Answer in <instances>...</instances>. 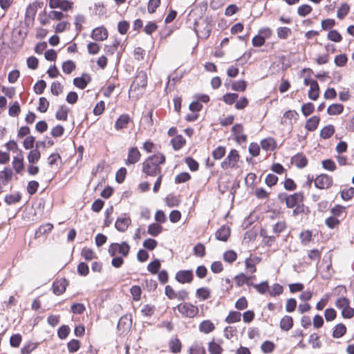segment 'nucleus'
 Here are the masks:
<instances>
[{
    "label": "nucleus",
    "mask_w": 354,
    "mask_h": 354,
    "mask_svg": "<svg viewBox=\"0 0 354 354\" xmlns=\"http://www.w3.org/2000/svg\"><path fill=\"white\" fill-rule=\"evenodd\" d=\"M165 161V157L162 153H157L149 157L142 163V171L149 176H154L161 173L160 165Z\"/></svg>",
    "instance_id": "f257e3e1"
},
{
    "label": "nucleus",
    "mask_w": 354,
    "mask_h": 354,
    "mask_svg": "<svg viewBox=\"0 0 354 354\" xmlns=\"http://www.w3.org/2000/svg\"><path fill=\"white\" fill-rule=\"evenodd\" d=\"M130 246L127 242L121 243H113L109 245L108 252L111 256L127 257L129 254Z\"/></svg>",
    "instance_id": "f03ea898"
},
{
    "label": "nucleus",
    "mask_w": 354,
    "mask_h": 354,
    "mask_svg": "<svg viewBox=\"0 0 354 354\" xmlns=\"http://www.w3.org/2000/svg\"><path fill=\"white\" fill-rule=\"evenodd\" d=\"M177 308L180 315L184 317L193 318L198 313V308L192 304L184 302L178 304Z\"/></svg>",
    "instance_id": "7ed1b4c3"
},
{
    "label": "nucleus",
    "mask_w": 354,
    "mask_h": 354,
    "mask_svg": "<svg viewBox=\"0 0 354 354\" xmlns=\"http://www.w3.org/2000/svg\"><path fill=\"white\" fill-rule=\"evenodd\" d=\"M239 160V155L236 150L232 149L230 151L227 157L221 163V167L223 169L234 168L236 167Z\"/></svg>",
    "instance_id": "20e7f679"
},
{
    "label": "nucleus",
    "mask_w": 354,
    "mask_h": 354,
    "mask_svg": "<svg viewBox=\"0 0 354 354\" xmlns=\"http://www.w3.org/2000/svg\"><path fill=\"white\" fill-rule=\"evenodd\" d=\"M147 84V75L145 71H140L136 76L134 81L130 87V91H133L140 88L143 89Z\"/></svg>",
    "instance_id": "39448f33"
},
{
    "label": "nucleus",
    "mask_w": 354,
    "mask_h": 354,
    "mask_svg": "<svg viewBox=\"0 0 354 354\" xmlns=\"http://www.w3.org/2000/svg\"><path fill=\"white\" fill-rule=\"evenodd\" d=\"M314 183L318 189H328L333 185V178L327 174H321L315 179Z\"/></svg>",
    "instance_id": "423d86ee"
},
{
    "label": "nucleus",
    "mask_w": 354,
    "mask_h": 354,
    "mask_svg": "<svg viewBox=\"0 0 354 354\" xmlns=\"http://www.w3.org/2000/svg\"><path fill=\"white\" fill-rule=\"evenodd\" d=\"M140 153L137 147H131L129 149L127 158L125 160L126 165H134L140 160Z\"/></svg>",
    "instance_id": "0eeeda50"
},
{
    "label": "nucleus",
    "mask_w": 354,
    "mask_h": 354,
    "mask_svg": "<svg viewBox=\"0 0 354 354\" xmlns=\"http://www.w3.org/2000/svg\"><path fill=\"white\" fill-rule=\"evenodd\" d=\"M73 3L67 0H49L50 8H60L64 11L71 9Z\"/></svg>",
    "instance_id": "6e6552de"
},
{
    "label": "nucleus",
    "mask_w": 354,
    "mask_h": 354,
    "mask_svg": "<svg viewBox=\"0 0 354 354\" xmlns=\"http://www.w3.org/2000/svg\"><path fill=\"white\" fill-rule=\"evenodd\" d=\"M131 223V219L129 216H124L118 217L115 223V228L121 232H124Z\"/></svg>",
    "instance_id": "1a4fd4ad"
},
{
    "label": "nucleus",
    "mask_w": 354,
    "mask_h": 354,
    "mask_svg": "<svg viewBox=\"0 0 354 354\" xmlns=\"http://www.w3.org/2000/svg\"><path fill=\"white\" fill-rule=\"evenodd\" d=\"M303 200V194L299 192L288 196L286 198V203L288 207L292 208L298 204L301 203Z\"/></svg>",
    "instance_id": "9d476101"
},
{
    "label": "nucleus",
    "mask_w": 354,
    "mask_h": 354,
    "mask_svg": "<svg viewBox=\"0 0 354 354\" xmlns=\"http://www.w3.org/2000/svg\"><path fill=\"white\" fill-rule=\"evenodd\" d=\"M298 113L293 110H289L283 114L281 123L284 125H292L298 118Z\"/></svg>",
    "instance_id": "9b49d317"
},
{
    "label": "nucleus",
    "mask_w": 354,
    "mask_h": 354,
    "mask_svg": "<svg viewBox=\"0 0 354 354\" xmlns=\"http://www.w3.org/2000/svg\"><path fill=\"white\" fill-rule=\"evenodd\" d=\"M37 11V6L35 3L30 4L26 10L25 23L27 25L32 24Z\"/></svg>",
    "instance_id": "f8f14e48"
},
{
    "label": "nucleus",
    "mask_w": 354,
    "mask_h": 354,
    "mask_svg": "<svg viewBox=\"0 0 354 354\" xmlns=\"http://www.w3.org/2000/svg\"><path fill=\"white\" fill-rule=\"evenodd\" d=\"M91 37L95 41H104L108 37V31L103 26L95 28L92 31Z\"/></svg>",
    "instance_id": "ddd939ff"
},
{
    "label": "nucleus",
    "mask_w": 354,
    "mask_h": 354,
    "mask_svg": "<svg viewBox=\"0 0 354 354\" xmlns=\"http://www.w3.org/2000/svg\"><path fill=\"white\" fill-rule=\"evenodd\" d=\"M261 261L259 257H250L245 260V266L249 273L253 274L257 271L256 266Z\"/></svg>",
    "instance_id": "4468645a"
},
{
    "label": "nucleus",
    "mask_w": 354,
    "mask_h": 354,
    "mask_svg": "<svg viewBox=\"0 0 354 354\" xmlns=\"http://www.w3.org/2000/svg\"><path fill=\"white\" fill-rule=\"evenodd\" d=\"M193 279V272L192 270H180L176 274V279L181 283H189Z\"/></svg>",
    "instance_id": "2eb2a0df"
},
{
    "label": "nucleus",
    "mask_w": 354,
    "mask_h": 354,
    "mask_svg": "<svg viewBox=\"0 0 354 354\" xmlns=\"http://www.w3.org/2000/svg\"><path fill=\"white\" fill-rule=\"evenodd\" d=\"M131 122V118L127 114L121 115L115 121L114 127L117 131L126 129Z\"/></svg>",
    "instance_id": "dca6fc26"
},
{
    "label": "nucleus",
    "mask_w": 354,
    "mask_h": 354,
    "mask_svg": "<svg viewBox=\"0 0 354 354\" xmlns=\"http://www.w3.org/2000/svg\"><path fill=\"white\" fill-rule=\"evenodd\" d=\"M68 282L65 279L55 281L53 284V291L54 294L60 295L65 292Z\"/></svg>",
    "instance_id": "f3484780"
},
{
    "label": "nucleus",
    "mask_w": 354,
    "mask_h": 354,
    "mask_svg": "<svg viewBox=\"0 0 354 354\" xmlns=\"http://www.w3.org/2000/svg\"><path fill=\"white\" fill-rule=\"evenodd\" d=\"M91 81V76L87 73H84L81 77H75L73 80V84L79 88L84 89Z\"/></svg>",
    "instance_id": "a211bd4d"
},
{
    "label": "nucleus",
    "mask_w": 354,
    "mask_h": 354,
    "mask_svg": "<svg viewBox=\"0 0 354 354\" xmlns=\"http://www.w3.org/2000/svg\"><path fill=\"white\" fill-rule=\"evenodd\" d=\"M230 234V227L227 225H223L216 232L215 236L219 241H226Z\"/></svg>",
    "instance_id": "6ab92c4d"
},
{
    "label": "nucleus",
    "mask_w": 354,
    "mask_h": 354,
    "mask_svg": "<svg viewBox=\"0 0 354 354\" xmlns=\"http://www.w3.org/2000/svg\"><path fill=\"white\" fill-rule=\"evenodd\" d=\"M12 167L17 173H21L24 169V157L21 151H19L17 156L14 157L12 160Z\"/></svg>",
    "instance_id": "aec40b11"
},
{
    "label": "nucleus",
    "mask_w": 354,
    "mask_h": 354,
    "mask_svg": "<svg viewBox=\"0 0 354 354\" xmlns=\"http://www.w3.org/2000/svg\"><path fill=\"white\" fill-rule=\"evenodd\" d=\"M199 330L205 334H208L215 329V326L212 321L207 319L203 321L198 326Z\"/></svg>",
    "instance_id": "412c9836"
},
{
    "label": "nucleus",
    "mask_w": 354,
    "mask_h": 354,
    "mask_svg": "<svg viewBox=\"0 0 354 354\" xmlns=\"http://www.w3.org/2000/svg\"><path fill=\"white\" fill-rule=\"evenodd\" d=\"M12 177V171L11 169L6 167L3 171H0V185H6L11 180Z\"/></svg>",
    "instance_id": "4be33fe9"
},
{
    "label": "nucleus",
    "mask_w": 354,
    "mask_h": 354,
    "mask_svg": "<svg viewBox=\"0 0 354 354\" xmlns=\"http://www.w3.org/2000/svg\"><path fill=\"white\" fill-rule=\"evenodd\" d=\"M293 326V319L292 317L285 315L281 319L280 328L282 330L288 331Z\"/></svg>",
    "instance_id": "5701e85b"
},
{
    "label": "nucleus",
    "mask_w": 354,
    "mask_h": 354,
    "mask_svg": "<svg viewBox=\"0 0 354 354\" xmlns=\"http://www.w3.org/2000/svg\"><path fill=\"white\" fill-rule=\"evenodd\" d=\"M255 276L248 277L246 274L243 273H241L236 275L234 278L236 283L238 286H242L244 284H248V286H251L252 283H249V280L250 279H254Z\"/></svg>",
    "instance_id": "b1692460"
},
{
    "label": "nucleus",
    "mask_w": 354,
    "mask_h": 354,
    "mask_svg": "<svg viewBox=\"0 0 354 354\" xmlns=\"http://www.w3.org/2000/svg\"><path fill=\"white\" fill-rule=\"evenodd\" d=\"M319 94V88L317 81L313 82L308 91V97L313 100H316Z\"/></svg>",
    "instance_id": "393cba45"
},
{
    "label": "nucleus",
    "mask_w": 354,
    "mask_h": 354,
    "mask_svg": "<svg viewBox=\"0 0 354 354\" xmlns=\"http://www.w3.org/2000/svg\"><path fill=\"white\" fill-rule=\"evenodd\" d=\"M292 162L299 168H303L308 163L307 158L302 154H297L292 158Z\"/></svg>",
    "instance_id": "a878e982"
},
{
    "label": "nucleus",
    "mask_w": 354,
    "mask_h": 354,
    "mask_svg": "<svg viewBox=\"0 0 354 354\" xmlns=\"http://www.w3.org/2000/svg\"><path fill=\"white\" fill-rule=\"evenodd\" d=\"M319 122V117L313 116L307 120L306 124V128L310 131H315L317 128Z\"/></svg>",
    "instance_id": "bb28decb"
},
{
    "label": "nucleus",
    "mask_w": 354,
    "mask_h": 354,
    "mask_svg": "<svg viewBox=\"0 0 354 354\" xmlns=\"http://www.w3.org/2000/svg\"><path fill=\"white\" fill-rule=\"evenodd\" d=\"M344 110V106L341 104H333L327 109L329 115H335L340 114Z\"/></svg>",
    "instance_id": "cd10ccee"
},
{
    "label": "nucleus",
    "mask_w": 354,
    "mask_h": 354,
    "mask_svg": "<svg viewBox=\"0 0 354 354\" xmlns=\"http://www.w3.org/2000/svg\"><path fill=\"white\" fill-rule=\"evenodd\" d=\"M335 132V129L333 125H327L324 127L320 131V136L324 139L330 138Z\"/></svg>",
    "instance_id": "c85d7f7f"
},
{
    "label": "nucleus",
    "mask_w": 354,
    "mask_h": 354,
    "mask_svg": "<svg viewBox=\"0 0 354 354\" xmlns=\"http://www.w3.org/2000/svg\"><path fill=\"white\" fill-rule=\"evenodd\" d=\"M346 332V328L343 324H337L333 330V336L335 338L342 337Z\"/></svg>",
    "instance_id": "c756f323"
},
{
    "label": "nucleus",
    "mask_w": 354,
    "mask_h": 354,
    "mask_svg": "<svg viewBox=\"0 0 354 354\" xmlns=\"http://www.w3.org/2000/svg\"><path fill=\"white\" fill-rule=\"evenodd\" d=\"M162 230V227L158 223H152L149 225L147 233L153 236H158Z\"/></svg>",
    "instance_id": "7c9ffc66"
},
{
    "label": "nucleus",
    "mask_w": 354,
    "mask_h": 354,
    "mask_svg": "<svg viewBox=\"0 0 354 354\" xmlns=\"http://www.w3.org/2000/svg\"><path fill=\"white\" fill-rule=\"evenodd\" d=\"M53 225L50 223H46L41 225L35 232V236L39 237L40 236L46 234L52 230Z\"/></svg>",
    "instance_id": "2f4dec72"
},
{
    "label": "nucleus",
    "mask_w": 354,
    "mask_h": 354,
    "mask_svg": "<svg viewBox=\"0 0 354 354\" xmlns=\"http://www.w3.org/2000/svg\"><path fill=\"white\" fill-rule=\"evenodd\" d=\"M208 351L210 354H221L223 348L218 344L212 341L208 344Z\"/></svg>",
    "instance_id": "473e14b6"
},
{
    "label": "nucleus",
    "mask_w": 354,
    "mask_h": 354,
    "mask_svg": "<svg viewBox=\"0 0 354 354\" xmlns=\"http://www.w3.org/2000/svg\"><path fill=\"white\" fill-rule=\"evenodd\" d=\"M155 306L150 304H145L142 306L140 313L144 317H151L155 312Z\"/></svg>",
    "instance_id": "72a5a7b5"
},
{
    "label": "nucleus",
    "mask_w": 354,
    "mask_h": 354,
    "mask_svg": "<svg viewBox=\"0 0 354 354\" xmlns=\"http://www.w3.org/2000/svg\"><path fill=\"white\" fill-rule=\"evenodd\" d=\"M277 33L279 38L286 39L290 35L291 30L288 27H279L277 30Z\"/></svg>",
    "instance_id": "f704fd0d"
},
{
    "label": "nucleus",
    "mask_w": 354,
    "mask_h": 354,
    "mask_svg": "<svg viewBox=\"0 0 354 354\" xmlns=\"http://www.w3.org/2000/svg\"><path fill=\"white\" fill-rule=\"evenodd\" d=\"M257 291L260 294H265L269 290V286L268 281H262L259 284H251Z\"/></svg>",
    "instance_id": "c9c22d12"
},
{
    "label": "nucleus",
    "mask_w": 354,
    "mask_h": 354,
    "mask_svg": "<svg viewBox=\"0 0 354 354\" xmlns=\"http://www.w3.org/2000/svg\"><path fill=\"white\" fill-rule=\"evenodd\" d=\"M173 147L175 150H178L183 147L185 143V140L181 136H178L171 140Z\"/></svg>",
    "instance_id": "e433bc0d"
},
{
    "label": "nucleus",
    "mask_w": 354,
    "mask_h": 354,
    "mask_svg": "<svg viewBox=\"0 0 354 354\" xmlns=\"http://www.w3.org/2000/svg\"><path fill=\"white\" fill-rule=\"evenodd\" d=\"M41 154L37 149L31 150L28 155V160L30 163H35L40 158Z\"/></svg>",
    "instance_id": "4c0bfd02"
},
{
    "label": "nucleus",
    "mask_w": 354,
    "mask_h": 354,
    "mask_svg": "<svg viewBox=\"0 0 354 354\" xmlns=\"http://www.w3.org/2000/svg\"><path fill=\"white\" fill-rule=\"evenodd\" d=\"M241 314L239 312L232 311L229 313L225 318V322L227 323H234L241 320Z\"/></svg>",
    "instance_id": "58836bf2"
},
{
    "label": "nucleus",
    "mask_w": 354,
    "mask_h": 354,
    "mask_svg": "<svg viewBox=\"0 0 354 354\" xmlns=\"http://www.w3.org/2000/svg\"><path fill=\"white\" fill-rule=\"evenodd\" d=\"M82 256L87 261H91L96 258L93 250L88 248H84L81 252Z\"/></svg>",
    "instance_id": "ea45409f"
},
{
    "label": "nucleus",
    "mask_w": 354,
    "mask_h": 354,
    "mask_svg": "<svg viewBox=\"0 0 354 354\" xmlns=\"http://www.w3.org/2000/svg\"><path fill=\"white\" fill-rule=\"evenodd\" d=\"M322 251L318 249H313L308 252V258L310 261H319L321 258Z\"/></svg>",
    "instance_id": "a19ab883"
},
{
    "label": "nucleus",
    "mask_w": 354,
    "mask_h": 354,
    "mask_svg": "<svg viewBox=\"0 0 354 354\" xmlns=\"http://www.w3.org/2000/svg\"><path fill=\"white\" fill-rule=\"evenodd\" d=\"M75 65L71 60H68L62 64V71L66 74H70L75 69Z\"/></svg>",
    "instance_id": "79ce46f5"
},
{
    "label": "nucleus",
    "mask_w": 354,
    "mask_h": 354,
    "mask_svg": "<svg viewBox=\"0 0 354 354\" xmlns=\"http://www.w3.org/2000/svg\"><path fill=\"white\" fill-rule=\"evenodd\" d=\"M312 11V7L309 5L304 4L300 6L297 8V14L301 17H306Z\"/></svg>",
    "instance_id": "37998d69"
},
{
    "label": "nucleus",
    "mask_w": 354,
    "mask_h": 354,
    "mask_svg": "<svg viewBox=\"0 0 354 354\" xmlns=\"http://www.w3.org/2000/svg\"><path fill=\"white\" fill-rule=\"evenodd\" d=\"M348 12H349V6L346 3H343L337 10V17L339 19H342L347 15Z\"/></svg>",
    "instance_id": "c03bdc74"
},
{
    "label": "nucleus",
    "mask_w": 354,
    "mask_h": 354,
    "mask_svg": "<svg viewBox=\"0 0 354 354\" xmlns=\"http://www.w3.org/2000/svg\"><path fill=\"white\" fill-rule=\"evenodd\" d=\"M68 118V109L61 106L56 113V118L59 120H66Z\"/></svg>",
    "instance_id": "a18cd8bd"
},
{
    "label": "nucleus",
    "mask_w": 354,
    "mask_h": 354,
    "mask_svg": "<svg viewBox=\"0 0 354 354\" xmlns=\"http://www.w3.org/2000/svg\"><path fill=\"white\" fill-rule=\"evenodd\" d=\"M21 199V195L19 193L7 195L5 197V202L8 205L15 204Z\"/></svg>",
    "instance_id": "49530a36"
},
{
    "label": "nucleus",
    "mask_w": 354,
    "mask_h": 354,
    "mask_svg": "<svg viewBox=\"0 0 354 354\" xmlns=\"http://www.w3.org/2000/svg\"><path fill=\"white\" fill-rule=\"evenodd\" d=\"M225 154V148L219 146L212 151V156L215 160H220Z\"/></svg>",
    "instance_id": "de8ad7c7"
},
{
    "label": "nucleus",
    "mask_w": 354,
    "mask_h": 354,
    "mask_svg": "<svg viewBox=\"0 0 354 354\" xmlns=\"http://www.w3.org/2000/svg\"><path fill=\"white\" fill-rule=\"evenodd\" d=\"M236 258V253L234 250H228L223 254L224 261L228 263H232L235 261Z\"/></svg>",
    "instance_id": "09e8293b"
},
{
    "label": "nucleus",
    "mask_w": 354,
    "mask_h": 354,
    "mask_svg": "<svg viewBox=\"0 0 354 354\" xmlns=\"http://www.w3.org/2000/svg\"><path fill=\"white\" fill-rule=\"evenodd\" d=\"M160 268V263L158 259H155L153 261L149 263L147 266V270L152 274H156Z\"/></svg>",
    "instance_id": "8fccbe9b"
},
{
    "label": "nucleus",
    "mask_w": 354,
    "mask_h": 354,
    "mask_svg": "<svg viewBox=\"0 0 354 354\" xmlns=\"http://www.w3.org/2000/svg\"><path fill=\"white\" fill-rule=\"evenodd\" d=\"M247 83L244 80H239L232 84V88L236 91H244L246 88Z\"/></svg>",
    "instance_id": "3c124183"
},
{
    "label": "nucleus",
    "mask_w": 354,
    "mask_h": 354,
    "mask_svg": "<svg viewBox=\"0 0 354 354\" xmlns=\"http://www.w3.org/2000/svg\"><path fill=\"white\" fill-rule=\"evenodd\" d=\"M327 37L329 40L335 42H339L342 39V35L335 30H330Z\"/></svg>",
    "instance_id": "603ef678"
},
{
    "label": "nucleus",
    "mask_w": 354,
    "mask_h": 354,
    "mask_svg": "<svg viewBox=\"0 0 354 354\" xmlns=\"http://www.w3.org/2000/svg\"><path fill=\"white\" fill-rule=\"evenodd\" d=\"M196 295L198 298L205 300L210 297V291L206 288H201L196 290Z\"/></svg>",
    "instance_id": "864d4df0"
},
{
    "label": "nucleus",
    "mask_w": 354,
    "mask_h": 354,
    "mask_svg": "<svg viewBox=\"0 0 354 354\" xmlns=\"http://www.w3.org/2000/svg\"><path fill=\"white\" fill-rule=\"evenodd\" d=\"M49 106V102L47 100V99L44 97H41L39 100V106H38V111H39L41 113H45L46 112Z\"/></svg>",
    "instance_id": "5fc2aeb1"
},
{
    "label": "nucleus",
    "mask_w": 354,
    "mask_h": 354,
    "mask_svg": "<svg viewBox=\"0 0 354 354\" xmlns=\"http://www.w3.org/2000/svg\"><path fill=\"white\" fill-rule=\"evenodd\" d=\"M319 337L316 333H313L309 337V343L311 344L313 348H319L321 347Z\"/></svg>",
    "instance_id": "6e6d98bb"
},
{
    "label": "nucleus",
    "mask_w": 354,
    "mask_h": 354,
    "mask_svg": "<svg viewBox=\"0 0 354 354\" xmlns=\"http://www.w3.org/2000/svg\"><path fill=\"white\" fill-rule=\"evenodd\" d=\"M347 57L344 54H340L335 56L334 62L337 66H344L347 62Z\"/></svg>",
    "instance_id": "4d7b16f0"
},
{
    "label": "nucleus",
    "mask_w": 354,
    "mask_h": 354,
    "mask_svg": "<svg viewBox=\"0 0 354 354\" xmlns=\"http://www.w3.org/2000/svg\"><path fill=\"white\" fill-rule=\"evenodd\" d=\"M274 141L272 138H267L261 142L262 149L266 151L272 150L274 149L273 145Z\"/></svg>",
    "instance_id": "13d9d810"
},
{
    "label": "nucleus",
    "mask_w": 354,
    "mask_h": 354,
    "mask_svg": "<svg viewBox=\"0 0 354 354\" xmlns=\"http://www.w3.org/2000/svg\"><path fill=\"white\" fill-rule=\"evenodd\" d=\"M160 0H149L147 6V10L149 13L152 14L155 12L156 10L160 6Z\"/></svg>",
    "instance_id": "bf43d9fd"
},
{
    "label": "nucleus",
    "mask_w": 354,
    "mask_h": 354,
    "mask_svg": "<svg viewBox=\"0 0 354 354\" xmlns=\"http://www.w3.org/2000/svg\"><path fill=\"white\" fill-rule=\"evenodd\" d=\"M70 330H71L69 326L66 325L62 326L61 327L59 328L57 331L58 337L62 339H65L69 334Z\"/></svg>",
    "instance_id": "052dcab7"
},
{
    "label": "nucleus",
    "mask_w": 354,
    "mask_h": 354,
    "mask_svg": "<svg viewBox=\"0 0 354 354\" xmlns=\"http://www.w3.org/2000/svg\"><path fill=\"white\" fill-rule=\"evenodd\" d=\"M169 347L173 353H179L181 349V344L177 339H171L169 343Z\"/></svg>",
    "instance_id": "680f3d73"
},
{
    "label": "nucleus",
    "mask_w": 354,
    "mask_h": 354,
    "mask_svg": "<svg viewBox=\"0 0 354 354\" xmlns=\"http://www.w3.org/2000/svg\"><path fill=\"white\" fill-rule=\"evenodd\" d=\"M21 339H22V338H21V335H19V334L12 335L10 339V346L12 347H15V348L19 347L21 344Z\"/></svg>",
    "instance_id": "e2e57ef3"
},
{
    "label": "nucleus",
    "mask_w": 354,
    "mask_h": 354,
    "mask_svg": "<svg viewBox=\"0 0 354 354\" xmlns=\"http://www.w3.org/2000/svg\"><path fill=\"white\" fill-rule=\"evenodd\" d=\"M261 348L263 353H270L273 351L274 348V344L272 342L266 341L261 344Z\"/></svg>",
    "instance_id": "0e129e2a"
},
{
    "label": "nucleus",
    "mask_w": 354,
    "mask_h": 354,
    "mask_svg": "<svg viewBox=\"0 0 354 354\" xmlns=\"http://www.w3.org/2000/svg\"><path fill=\"white\" fill-rule=\"evenodd\" d=\"M322 164V167L326 170L333 171L336 169V165L335 162L330 159L323 160Z\"/></svg>",
    "instance_id": "69168bd1"
},
{
    "label": "nucleus",
    "mask_w": 354,
    "mask_h": 354,
    "mask_svg": "<svg viewBox=\"0 0 354 354\" xmlns=\"http://www.w3.org/2000/svg\"><path fill=\"white\" fill-rule=\"evenodd\" d=\"M341 196L344 201L350 200L354 196V188L350 187L342 190Z\"/></svg>",
    "instance_id": "338daca9"
},
{
    "label": "nucleus",
    "mask_w": 354,
    "mask_h": 354,
    "mask_svg": "<svg viewBox=\"0 0 354 354\" xmlns=\"http://www.w3.org/2000/svg\"><path fill=\"white\" fill-rule=\"evenodd\" d=\"M50 90L53 95H58L62 92L63 86L59 82H54L51 84Z\"/></svg>",
    "instance_id": "774afa93"
}]
</instances>
